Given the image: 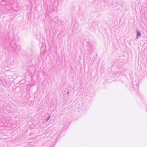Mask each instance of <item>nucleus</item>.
I'll return each instance as SVG.
<instances>
[{"label":"nucleus","instance_id":"nucleus-1","mask_svg":"<svg viewBox=\"0 0 147 147\" xmlns=\"http://www.w3.org/2000/svg\"><path fill=\"white\" fill-rule=\"evenodd\" d=\"M140 33L139 31H137V35L138 36H140Z\"/></svg>","mask_w":147,"mask_h":147}]
</instances>
